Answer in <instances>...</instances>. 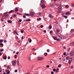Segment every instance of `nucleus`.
<instances>
[{"mask_svg":"<svg viewBox=\"0 0 74 74\" xmlns=\"http://www.w3.org/2000/svg\"><path fill=\"white\" fill-rule=\"evenodd\" d=\"M26 21H27H27L29 22V21H30V19H27L26 20Z\"/></svg>","mask_w":74,"mask_h":74,"instance_id":"nucleus-29","label":"nucleus"},{"mask_svg":"<svg viewBox=\"0 0 74 74\" xmlns=\"http://www.w3.org/2000/svg\"><path fill=\"white\" fill-rule=\"evenodd\" d=\"M1 21L2 22H3V21H4V19H3V18H1Z\"/></svg>","mask_w":74,"mask_h":74,"instance_id":"nucleus-48","label":"nucleus"},{"mask_svg":"<svg viewBox=\"0 0 74 74\" xmlns=\"http://www.w3.org/2000/svg\"><path fill=\"white\" fill-rule=\"evenodd\" d=\"M24 38V37L23 36L21 37V39H23Z\"/></svg>","mask_w":74,"mask_h":74,"instance_id":"nucleus-59","label":"nucleus"},{"mask_svg":"<svg viewBox=\"0 0 74 74\" xmlns=\"http://www.w3.org/2000/svg\"><path fill=\"white\" fill-rule=\"evenodd\" d=\"M29 39H30V40H29V42H30H30H32V39H31L29 38Z\"/></svg>","mask_w":74,"mask_h":74,"instance_id":"nucleus-38","label":"nucleus"},{"mask_svg":"<svg viewBox=\"0 0 74 74\" xmlns=\"http://www.w3.org/2000/svg\"><path fill=\"white\" fill-rule=\"evenodd\" d=\"M56 41H60V39L59 38H57Z\"/></svg>","mask_w":74,"mask_h":74,"instance_id":"nucleus-31","label":"nucleus"},{"mask_svg":"<svg viewBox=\"0 0 74 74\" xmlns=\"http://www.w3.org/2000/svg\"><path fill=\"white\" fill-rule=\"evenodd\" d=\"M18 53H19V52H16V55H18Z\"/></svg>","mask_w":74,"mask_h":74,"instance_id":"nucleus-60","label":"nucleus"},{"mask_svg":"<svg viewBox=\"0 0 74 74\" xmlns=\"http://www.w3.org/2000/svg\"><path fill=\"white\" fill-rule=\"evenodd\" d=\"M74 51H72L70 53V55L71 56H73L74 55Z\"/></svg>","mask_w":74,"mask_h":74,"instance_id":"nucleus-4","label":"nucleus"},{"mask_svg":"<svg viewBox=\"0 0 74 74\" xmlns=\"http://www.w3.org/2000/svg\"><path fill=\"white\" fill-rule=\"evenodd\" d=\"M65 7H66V8H69V5H66L65 6Z\"/></svg>","mask_w":74,"mask_h":74,"instance_id":"nucleus-36","label":"nucleus"},{"mask_svg":"<svg viewBox=\"0 0 74 74\" xmlns=\"http://www.w3.org/2000/svg\"><path fill=\"white\" fill-rule=\"evenodd\" d=\"M53 71H56V69H53Z\"/></svg>","mask_w":74,"mask_h":74,"instance_id":"nucleus-46","label":"nucleus"},{"mask_svg":"<svg viewBox=\"0 0 74 74\" xmlns=\"http://www.w3.org/2000/svg\"><path fill=\"white\" fill-rule=\"evenodd\" d=\"M16 38L17 40H19V38H18V36H16Z\"/></svg>","mask_w":74,"mask_h":74,"instance_id":"nucleus-56","label":"nucleus"},{"mask_svg":"<svg viewBox=\"0 0 74 74\" xmlns=\"http://www.w3.org/2000/svg\"><path fill=\"white\" fill-rule=\"evenodd\" d=\"M19 22H22V20L21 19H20L19 20Z\"/></svg>","mask_w":74,"mask_h":74,"instance_id":"nucleus-53","label":"nucleus"},{"mask_svg":"<svg viewBox=\"0 0 74 74\" xmlns=\"http://www.w3.org/2000/svg\"><path fill=\"white\" fill-rule=\"evenodd\" d=\"M8 23H12V21L10 20H8Z\"/></svg>","mask_w":74,"mask_h":74,"instance_id":"nucleus-17","label":"nucleus"},{"mask_svg":"<svg viewBox=\"0 0 74 74\" xmlns=\"http://www.w3.org/2000/svg\"><path fill=\"white\" fill-rule=\"evenodd\" d=\"M29 60H31V58L29 57Z\"/></svg>","mask_w":74,"mask_h":74,"instance_id":"nucleus-57","label":"nucleus"},{"mask_svg":"<svg viewBox=\"0 0 74 74\" xmlns=\"http://www.w3.org/2000/svg\"><path fill=\"white\" fill-rule=\"evenodd\" d=\"M66 52H64V56H65V55H66Z\"/></svg>","mask_w":74,"mask_h":74,"instance_id":"nucleus-54","label":"nucleus"},{"mask_svg":"<svg viewBox=\"0 0 74 74\" xmlns=\"http://www.w3.org/2000/svg\"><path fill=\"white\" fill-rule=\"evenodd\" d=\"M44 0H42L41 1L40 3H44Z\"/></svg>","mask_w":74,"mask_h":74,"instance_id":"nucleus-30","label":"nucleus"},{"mask_svg":"<svg viewBox=\"0 0 74 74\" xmlns=\"http://www.w3.org/2000/svg\"><path fill=\"white\" fill-rule=\"evenodd\" d=\"M53 38L54 40H56H56H57V37H56L55 36H53Z\"/></svg>","mask_w":74,"mask_h":74,"instance_id":"nucleus-11","label":"nucleus"},{"mask_svg":"<svg viewBox=\"0 0 74 74\" xmlns=\"http://www.w3.org/2000/svg\"><path fill=\"white\" fill-rule=\"evenodd\" d=\"M17 71H18V70H17V69H16L15 70V73H17Z\"/></svg>","mask_w":74,"mask_h":74,"instance_id":"nucleus-42","label":"nucleus"},{"mask_svg":"<svg viewBox=\"0 0 74 74\" xmlns=\"http://www.w3.org/2000/svg\"><path fill=\"white\" fill-rule=\"evenodd\" d=\"M49 49H47V52H49Z\"/></svg>","mask_w":74,"mask_h":74,"instance_id":"nucleus-61","label":"nucleus"},{"mask_svg":"<svg viewBox=\"0 0 74 74\" xmlns=\"http://www.w3.org/2000/svg\"><path fill=\"white\" fill-rule=\"evenodd\" d=\"M44 55L45 56H47L48 55V53H45L44 54Z\"/></svg>","mask_w":74,"mask_h":74,"instance_id":"nucleus-19","label":"nucleus"},{"mask_svg":"<svg viewBox=\"0 0 74 74\" xmlns=\"http://www.w3.org/2000/svg\"><path fill=\"white\" fill-rule=\"evenodd\" d=\"M52 33V30L50 31V34H51V33Z\"/></svg>","mask_w":74,"mask_h":74,"instance_id":"nucleus-47","label":"nucleus"},{"mask_svg":"<svg viewBox=\"0 0 74 74\" xmlns=\"http://www.w3.org/2000/svg\"><path fill=\"white\" fill-rule=\"evenodd\" d=\"M30 15L31 16H34V13L33 12H31L30 13Z\"/></svg>","mask_w":74,"mask_h":74,"instance_id":"nucleus-7","label":"nucleus"},{"mask_svg":"<svg viewBox=\"0 0 74 74\" xmlns=\"http://www.w3.org/2000/svg\"><path fill=\"white\" fill-rule=\"evenodd\" d=\"M71 6L72 7H74V3L72 4H71Z\"/></svg>","mask_w":74,"mask_h":74,"instance_id":"nucleus-49","label":"nucleus"},{"mask_svg":"<svg viewBox=\"0 0 74 74\" xmlns=\"http://www.w3.org/2000/svg\"><path fill=\"white\" fill-rule=\"evenodd\" d=\"M0 45H2V46H3V45H3V44L2 43H0Z\"/></svg>","mask_w":74,"mask_h":74,"instance_id":"nucleus-44","label":"nucleus"},{"mask_svg":"<svg viewBox=\"0 0 74 74\" xmlns=\"http://www.w3.org/2000/svg\"><path fill=\"white\" fill-rule=\"evenodd\" d=\"M5 71L7 73V74H10V71H9V70H6Z\"/></svg>","mask_w":74,"mask_h":74,"instance_id":"nucleus-6","label":"nucleus"},{"mask_svg":"<svg viewBox=\"0 0 74 74\" xmlns=\"http://www.w3.org/2000/svg\"><path fill=\"white\" fill-rule=\"evenodd\" d=\"M64 17L66 19H67V16H64Z\"/></svg>","mask_w":74,"mask_h":74,"instance_id":"nucleus-28","label":"nucleus"},{"mask_svg":"<svg viewBox=\"0 0 74 74\" xmlns=\"http://www.w3.org/2000/svg\"><path fill=\"white\" fill-rule=\"evenodd\" d=\"M49 17H50V18H53V16H52V15H51V14H50L49 15Z\"/></svg>","mask_w":74,"mask_h":74,"instance_id":"nucleus-8","label":"nucleus"},{"mask_svg":"<svg viewBox=\"0 0 74 74\" xmlns=\"http://www.w3.org/2000/svg\"><path fill=\"white\" fill-rule=\"evenodd\" d=\"M23 32H24V30H22L21 31V32L22 33H23Z\"/></svg>","mask_w":74,"mask_h":74,"instance_id":"nucleus-34","label":"nucleus"},{"mask_svg":"<svg viewBox=\"0 0 74 74\" xmlns=\"http://www.w3.org/2000/svg\"><path fill=\"white\" fill-rule=\"evenodd\" d=\"M23 17L24 18H26V16L23 15Z\"/></svg>","mask_w":74,"mask_h":74,"instance_id":"nucleus-51","label":"nucleus"},{"mask_svg":"<svg viewBox=\"0 0 74 74\" xmlns=\"http://www.w3.org/2000/svg\"><path fill=\"white\" fill-rule=\"evenodd\" d=\"M8 59H10V56H8Z\"/></svg>","mask_w":74,"mask_h":74,"instance_id":"nucleus-58","label":"nucleus"},{"mask_svg":"<svg viewBox=\"0 0 74 74\" xmlns=\"http://www.w3.org/2000/svg\"><path fill=\"white\" fill-rule=\"evenodd\" d=\"M69 58H70L69 56H68L66 57V60H69Z\"/></svg>","mask_w":74,"mask_h":74,"instance_id":"nucleus-14","label":"nucleus"},{"mask_svg":"<svg viewBox=\"0 0 74 74\" xmlns=\"http://www.w3.org/2000/svg\"><path fill=\"white\" fill-rule=\"evenodd\" d=\"M3 19H4V18H6L5 16V15L3 16Z\"/></svg>","mask_w":74,"mask_h":74,"instance_id":"nucleus-41","label":"nucleus"},{"mask_svg":"<svg viewBox=\"0 0 74 74\" xmlns=\"http://www.w3.org/2000/svg\"><path fill=\"white\" fill-rule=\"evenodd\" d=\"M59 10L60 11H61L62 10V7H61V5L59 6Z\"/></svg>","mask_w":74,"mask_h":74,"instance_id":"nucleus-12","label":"nucleus"},{"mask_svg":"<svg viewBox=\"0 0 74 74\" xmlns=\"http://www.w3.org/2000/svg\"><path fill=\"white\" fill-rule=\"evenodd\" d=\"M7 42V40H5L4 41V42Z\"/></svg>","mask_w":74,"mask_h":74,"instance_id":"nucleus-64","label":"nucleus"},{"mask_svg":"<svg viewBox=\"0 0 74 74\" xmlns=\"http://www.w3.org/2000/svg\"><path fill=\"white\" fill-rule=\"evenodd\" d=\"M5 18H8V14H5Z\"/></svg>","mask_w":74,"mask_h":74,"instance_id":"nucleus-18","label":"nucleus"},{"mask_svg":"<svg viewBox=\"0 0 74 74\" xmlns=\"http://www.w3.org/2000/svg\"><path fill=\"white\" fill-rule=\"evenodd\" d=\"M3 42V40L1 39L0 40V42H1V43Z\"/></svg>","mask_w":74,"mask_h":74,"instance_id":"nucleus-26","label":"nucleus"},{"mask_svg":"<svg viewBox=\"0 0 74 74\" xmlns=\"http://www.w3.org/2000/svg\"><path fill=\"white\" fill-rule=\"evenodd\" d=\"M9 67H10V66H7V70L9 69H10Z\"/></svg>","mask_w":74,"mask_h":74,"instance_id":"nucleus-40","label":"nucleus"},{"mask_svg":"<svg viewBox=\"0 0 74 74\" xmlns=\"http://www.w3.org/2000/svg\"><path fill=\"white\" fill-rule=\"evenodd\" d=\"M3 59H5V60L7 59V56H5V57H3Z\"/></svg>","mask_w":74,"mask_h":74,"instance_id":"nucleus-24","label":"nucleus"},{"mask_svg":"<svg viewBox=\"0 0 74 74\" xmlns=\"http://www.w3.org/2000/svg\"><path fill=\"white\" fill-rule=\"evenodd\" d=\"M51 7H53V3H51L50 4Z\"/></svg>","mask_w":74,"mask_h":74,"instance_id":"nucleus-21","label":"nucleus"},{"mask_svg":"<svg viewBox=\"0 0 74 74\" xmlns=\"http://www.w3.org/2000/svg\"><path fill=\"white\" fill-rule=\"evenodd\" d=\"M25 15L26 16H30V14H25Z\"/></svg>","mask_w":74,"mask_h":74,"instance_id":"nucleus-22","label":"nucleus"},{"mask_svg":"<svg viewBox=\"0 0 74 74\" xmlns=\"http://www.w3.org/2000/svg\"><path fill=\"white\" fill-rule=\"evenodd\" d=\"M72 60H73V59H72V58H70L69 59V61L68 62L69 64H70V63H71V62H72Z\"/></svg>","mask_w":74,"mask_h":74,"instance_id":"nucleus-2","label":"nucleus"},{"mask_svg":"<svg viewBox=\"0 0 74 74\" xmlns=\"http://www.w3.org/2000/svg\"><path fill=\"white\" fill-rule=\"evenodd\" d=\"M43 58L40 57H38V60H39V61H41V60H43Z\"/></svg>","mask_w":74,"mask_h":74,"instance_id":"nucleus-1","label":"nucleus"},{"mask_svg":"<svg viewBox=\"0 0 74 74\" xmlns=\"http://www.w3.org/2000/svg\"><path fill=\"white\" fill-rule=\"evenodd\" d=\"M15 11L16 12H18V9L17 8H16Z\"/></svg>","mask_w":74,"mask_h":74,"instance_id":"nucleus-20","label":"nucleus"},{"mask_svg":"<svg viewBox=\"0 0 74 74\" xmlns=\"http://www.w3.org/2000/svg\"><path fill=\"white\" fill-rule=\"evenodd\" d=\"M42 8H45V5H42Z\"/></svg>","mask_w":74,"mask_h":74,"instance_id":"nucleus-10","label":"nucleus"},{"mask_svg":"<svg viewBox=\"0 0 74 74\" xmlns=\"http://www.w3.org/2000/svg\"><path fill=\"white\" fill-rule=\"evenodd\" d=\"M4 51V49H1L0 50V51L1 52H3Z\"/></svg>","mask_w":74,"mask_h":74,"instance_id":"nucleus-33","label":"nucleus"},{"mask_svg":"<svg viewBox=\"0 0 74 74\" xmlns=\"http://www.w3.org/2000/svg\"><path fill=\"white\" fill-rule=\"evenodd\" d=\"M56 35H57V36L59 38H60V36L59 35V34H58V33H56Z\"/></svg>","mask_w":74,"mask_h":74,"instance_id":"nucleus-5","label":"nucleus"},{"mask_svg":"<svg viewBox=\"0 0 74 74\" xmlns=\"http://www.w3.org/2000/svg\"><path fill=\"white\" fill-rule=\"evenodd\" d=\"M66 15H70V13L68 12L66 13Z\"/></svg>","mask_w":74,"mask_h":74,"instance_id":"nucleus-13","label":"nucleus"},{"mask_svg":"<svg viewBox=\"0 0 74 74\" xmlns=\"http://www.w3.org/2000/svg\"><path fill=\"white\" fill-rule=\"evenodd\" d=\"M40 27H41V28H42V27H43V25H40Z\"/></svg>","mask_w":74,"mask_h":74,"instance_id":"nucleus-52","label":"nucleus"},{"mask_svg":"<svg viewBox=\"0 0 74 74\" xmlns=\"http://www.w3.org/2000/svg\"><path fill=\"white\" fill-rule=\"evenodd\" d=\"M17 64H18V65H19V61H17Z\"/></svg>","mask_w":74,"mask_h":74,"instance_id":"nucleus-43","label":"nucleus"},{"mask_svg":"<svg viewBox=\"0 0 74 74\" xmlns=\"http://www.w3.org/2000/svg\"><path fill=\"white\" fill-rule=\"evenodd\" d=\"M14 10H11L9 12V14H11V13H12V12H14Z\"/></svg>","mask_w":74,"mask_h":74,"instance_id":"nucleus-16","label":"nucleus"},{"mask_svg":"<svg viewBox=\"0 0 74 74\" xmlns=\"http://www.w3.org/2000/svg\"><path fill=\"white\" fill-rule=\"evenodd\" d=\"M61 39H64V37H61L60 36V38Z\"/></svg>","mask_w":74,"mask_h":74,"instance_id":"nucleus-25","label":"nucleus"},{"mask_svg":"<svg viewBox=\"0 0 74 74\" xmlns=\"http://www.w3.org/2000/svg\"><path fill=\"white\" fill-rule=\"evenodd\" d=\"M17 58V55H15L14 56V58Z\"/></svg>","mask_w":74,"mask_h":74,"instance_id":"nucleus-37","label":"nucleus"},{"mask_svg":"<svg viewBox=\"0 0 74 74\" xmlns=\"http://www.w3.org/2000/svg\"><path fill=\"white\" fill-rule=\"evenodd\" d=\"M62 66V64H60L58 65V67L60 68V67H61Z\"/></svg>","mask_w":74,"mask_h":74,"instance_id":"nucleus-27","label":"nucleus"},{"mask_svg":"<svg viewBox=\"0 0 74 74\" xmlns=\"http://www.w3.org/2000/svg\"><path fill=\"white\" fill-rule=\"evenodd\" d=\"M44 33H46V32H47L45 30H44Z\"/></svg>","mask_w":74,"mask_h":74,"instance_id":"nucleus-62","label":"nucleus"},{"mask_svg":"<svg viewBox=\"0 0 74 74\" xmlns=\"http://www.w3.org/2000/svg\"><path fill=\"white\" fill-rule=\"evenodd\" d=\"M33 50H34V48H32V51H33Z\"/></svg>","mask_w":74,"mask_h":74,"instance_id":"nucleus-63","label":"nucleus"},{"mask_svg":"<svg viewBox=\"0 0 74 74\" xmlns=\"http://www.w3.org/2000/svg\"><path fill=\"white\" fill-rule=\"evenodd\" d=\"M16 60H14L12 62L13 63L12 64V66H15V64H16Z\"/></svg>","mask_w":74,"mask_h":74,"instance_id":"nucleus-3","label":"nucleus"},{"mask_svg":"<svg viewBox=\"0 0 74 74\" xmlns=\"http://www.w3.org/2000/svg\"><path fill=\"white\" fill-rule=\"evenodd\" d=\"M42 3H40V6H41V7L42 6Z\"/></svg>","mask_w":74,"mask_h":74,"instance_id":"nucleus-45","label":"nucleus"},{"mask_svg":"<svg viewBox=\"0 0 74 74\" xmlns=\"http://www.w3.org/2000/svg\"><path fill=\"white\" fill-rule=\"evenodd\" d=\"M56 31L57 33H59V32H60V29H57Z\"/></svg>","mask_w":74,"mask_h":74,"instance_id":"nucleus-15","label":"nucleus"},{"mask_svg":"<svg viewBox=\"0 0 74 74\" xmlns=\"http://www.w3.org/2000/svg\"><path fill=\"white\" fill-rule=\"evenodd\" d=\"M13 17H16V15L15 14L13 15Z\"/></svg>","mask_w":74,"mask_h":74,"instance_id":"nucleus-35","label":"nucleus"},{"mask_svg":"<svg viewBox=\"0 0 74 74\" xmlns=\"http://www.w3.org/2000/svg\"><path fill=\"white\" fill-rule=\"evenodd\" d=\"M49 29H52V26L50 25V26L49 27Z\"/></svg>","mask_w":74,"mask_h":74,"instance_id":"nucleus-23","label":"nucleus"},{"mask_svg":"<svg viewBox=\"0 0 74 74\" xmlns=\"http://www.w3.org/2000/svg\"><path fill=\"white\" fill-rule=\"evenodd\" d=\"M58 13H61V11H58Z\"/></svg>","mask_w":74,"mask_h":74,"instance_id":"nucleus-55","label":"nucleus"},{"mask_svg":"<svg viewBox=\"0 0 74 74\" xmlns=\"http://www.w3.org/2000/svg\"><path fill=\"white\" fill-rule=\"evenodd\" d=\"M46 67L47 68H49V65H47L46 66Z\"/></svg>","mask_w":74,"mask_h":74,"instance_id":"nucleus-39","label":"nucleus"},{"mask_svg":"<svg viewBox=\"0 0 74 74\" xmlns=\"http://www.w3.org/2000/svg\"><path fill=\"white\" fill-rule=\"evenodd\" d=\"M37 16H40L41 15V13H38L37 14Z\"/></svg>","mask_w":74,"mask_h":74,"instance_id":"nucleus-9","label":"nucleus"},{"mask_svg":"<svg viewBox=\"0 0 74 74\" xmlns=\"http://www.w3.org/2000/svg\"><path fill=\"white\" fill-rule=\"evenodd\" d=\"M17 14H18V15H22V14H20L19 13H17Z\"/></svg>","mask_w":74,"mask_h":74,"instance_id":"nucleus-32","label":"nucleus"},{"mask_svg":"<svg viewBox=\"0 0 74 74\" xmlns=\"http://www.w3.org/2000/svg\"><path fill=\"white\" fill-rule=\"evenodd\" d=\"M51 74H54V72H53V71H52L51 72Z\"/></svg>","mask_w":74,"mask_h":74,"instance_id":"nucleus-50","label":"nucleus"}]
</instances>
